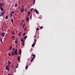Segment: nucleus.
Masks as SVG:
<instances>
[{"instance_id":"nucleus-4","label":"nucleus","mask_w":75,"mask_h":75,"mask_svg":"<svg viewBox=\"0 0 75 75\" xmlns=\"http://www.w3.org/2000/svg\"><path fill=\"white\" fill-rule=\"evenodd\" d=\"M24 11V8H22L21 10V13H23V12Z\"/></svg>"},{"instance_id":"nucleus-1","label":"nucleus","mask_w":75,"mask_h":75,"mask_svg":"<svg viewBox=\"0 0 75 75\" xmlns=\"http://www.w3.org/2000/svg\"><path fill=\"white\" fill-rule=\"evenodd\" d=\"M4 14V11L3 12L1 13V14L0 15V16L1 17L2 16H3Z\"/></svg>"},{"instance_id":"nucleus-50","label":"nucleus","mask_w":75,"mask_h":75,"mask_svg":"<svg viewBox=\"0 0 75 75\" xmlns=\"http://www.w3.org/2000/svg\"><path fill=\"white\" fill-rule=\"evenodd\" d=\"M8 75H12V74H8Z\"/></svg>"},{"instance_id":"nucleus-55","label":"nucleus","mask_w":75,"mask_h":75,"mask_svg":"<svg viewBox=\"0 0 75 75\" xmlns=\"http://www.w3.org/2000/svg\"><path fill=\"white\" fill-rule=\"evenodd\" d=\"M13 38H15V36H13Z\"/></svg>"},{"instance_id":"nucleus-53","label":"nucleus","mask_w":75,"mask_h":75,"mask_svg":"<svg viewBox=\"0 0 75 75\" xmlns=\"http://www.w3.org/2000/svg\"><path fill=\"white\" fill-rule=\"evenodd\" d=\"M35 42H36V41H37V40L35 39Z\"/></svg>"},{"instance_id":"nucleus-25","label":"nucleus","mask_w":75,"mask_h":75,"mask_svg":"<svg viewBox=\"0 0 75 75\" xmlns=\"http://www.w3.org/2000/svg\"><path fill=\"white\" fill-rule=\"evenodd\" d=\"M21 32L19 33V36H20L21 35Z\"/></svg>"},{"instance_id":"nucleus-34","label":"nucleus","mask_w":75,"mask_h":75,"mask_svg":"<svg viewBox=\"0 0 75 75\" xmlns=\"http://www.w3.org/2000/svg\"><path fill=\"white\" fill-rule=\"evenodd\" d=\"M14 50H15V49H14V48H13L12 49V51H14Z\"/></svg>"},{"instance_id":"nucleus-23","label":"nucleus","mask_w":75,"mask_h":75,"mask_svg":"<svg viewBox=\"0 0 75 75\" xmlns=\"http://www.w3.org/2000/svg\"><path fill=\"white\" fill-rule=\"evenodd\" d=\"M27 67H28V66L27 65L25 67V69H27Z\"/></svg>"},{"instance_id":"nucleus-22","label":"nucleus","mask_w":75,"mask_h":75,"mask_svg":"<svg viewBox=\"0 0 75 75\" xmlns=\"http://www.w3.org/2000/svg\"><path fill=\"white\" fill-rule=\"evenodd\" d=\"M18 64H17L16 65V68H18Z\"/></svg>"},{"instance_id":"nucleus-49","label":"nucleus","mask_w":75,"mask_h":75,"mask_svg":"<svg viewBox=\"0 0 75 75\" xmlns=\"http://www.w3.org/2000/svg\"><path fill=\"white\" fill-rule=\"evenodd\" d=\"M14 52H11L12 54H14Z\"/></svg>"},{"instance_id":"nucleus-29","label":"nucleus","mask_w":75,"mask_h":75,"mask_svg":"<svg viewBox=\"0 0 75 75\" xmlns=\"http://www.w3.org/2000/svg\"><path fill=\"white\" fill-rule=\"evenodd\" d=\"M20 24H21L20 25H23V23H22V22H21V23H20Z\"/></svg>"},{"instance_id":"nucleus-33","label":"nucleus","mask_w":75,"mask_h":75,"mask_svg":"<svg viewBox=\"0 0 75 75\" xmlns=\"http://www.w3.org/2000/svg\"><path fill=\"white\" fill-rule=\"evenodd\" d=\"M38 30H39V29H38V28H36V30L37 31H38Z\"/></svg>"},{"instance_id":"nucleus-2","label":"nucleus","mask_w":75,"mask_h":75,"mask_svg":"<svg viewBox=\"0 0 75 75\" xmlns=\"http://www.w3.org/2000/svg\"><path fill=\"white\" fill-rule=\"evenodd\" d=\"M22 51L21 50V49H20L19 50V54H20V55H21V52H22Z\"/></svg>"},{"instance_id":"nucleus-9","label":"nucleus","mask_w":75,"mask_h":75,"mask_svg":"<svg viewBox=\"0 0 75 75\" xmlns=\"http://www.w3.org/2000/svg\"><path fill=\"white\" fill-rule=\"evenodd\" d=\"M35 11L36 14H38V11H37V10L36 9H35Z\"/></svg>"},{"instance_id":"nucleus-46","label":"nucleus","mask_w":75,"mask_h":75,"mask_svg":"<svg viewBox=\"0 0 75 75\" xmlns=\"http://www.w3.org/2000/svg\"><path fill=\"white\" fill-rule=\"evenodd\" d=\"M25 25V24L24 23V24L23 25V26H24Z\"/></svg>"},{"instance_id":"nucleus-20","label":"nucleus","mask_w":75,"mask_h":75,"mask_svg":"<svg viewBox=\"0 0 75 75\" xmlns=\"http://www.w3.org/2000/svg\"><path fill=\"white\" fill-rule=\"evenodd\" d=\"M11 48H12V46H10V47L9 49V50H11Z\"/></svg>"},{"instance_id":"nucleus-58","label":"nucleus","mask_w":75,"mask_h":75,"mask_svg":"<svg viewBox=\"0 0 75 75\" xmlns=\"http://www.w3.org/2000/svg\"><path fill=\"white\" fill-rule=\"evenodd\" d=\"M22 23H23V22H24V21H22Z\"/></svg>"},{"instance_id":"nucleus-59","label":"nucleus","mask_w":75,"mask_h":75,"mask_svg":"<svg viewBox=\"0 0 75 75\" xmlns=\"http://www.w3.org/2000/svg\"><path fill=\"white\" fill-rule=\"evenodd\" d=\"M18 9H19V8H20V7H18Z\"/></svg>"},{"instance_id":"nucleus-57","label":"nucleus","mask_w":75,"mask_h":75,"mask_svg":"<svg viewBox=\"0 0 75 75\" xmlns=\"http://www.w3.org/2000/svg\"><path fill=\"white\" fill-rule=\"evenodd\" d=\"M24 26H23V27H22V28H24Z\"/></svg>"},{"instance_id":"nucleus-43","label":"nucleus","mask_w":75,"mask_h":75,"mask_svg":"<svg viewBox=\"0 0 75 75\" xmlns=\"http://www.w3.org/2000/svg\"><path fill=\"white\" fill-rule=\"evenodd\" d=\"M11 55H14V53H12Z\"/></svg>"},{"instance_id":"nucleus-31","label":"nucleus","mask_w":75,"mask_h":75,"mask_svg":"<svg viewBox=\"0 0 75 75\" xmlns=\"http://www.w3.org/2000/svg\"><path fill=\"white\" fill-rule=\"evenodd\" d=\"M0 6H1V7H2V5L1 4V3H0Z\"/></svg>"},{"instance_id":"nucleus-42","label":"nucleus","mask_w":75,"mask_h":75,"mask_svg":"<svg viewBox=\"0 0 75 75\" xmlns=\"http://www.w3.org/2000/svg\"><path fill=\"white\" fill-rule=\"evenodd\" d=\"M2 5L3 6H4V5L3 4V2H2Z\"/></svg>"},{"instance_id":"nucleus-19","label":"nucleus","mask_w":75,"mask_h":75,"mask_svg":"<svg viewBox=\"0 0 75 75\" xmlns=\"http://www.w3.org/2000/svg\"><path fill=\"white\" fill-rule=\"evenodd\" d=\"M10 69V68H8L7 69H6V70H8V71H9V69Z\"/></svg>"},{"instance_id":"nucleus-64","label":"nucleus","mask_w":75,"mask_h":75,"mask_svg":"<svg viewBox=\"0 0 75 75\" xmlns=\"http://www.w3.org/2000/svg\"><path fill=\"white\" fill-rule=\"evenodd\" d=\"M14 40H15V39H14Z\"/></svg>"},{"instance_id":"nucleus-35","label":"nucleus","mask_w":75,"mask_h":75,"mask_svg":"<svg viewBox=\"0 0 75 75\" xmlns=\"http://www.w3.org/2000/svg\"><path fill=\"white\" fill-rule=\"evenodd\" d=\"M15 33H14V31H12V34H14Z\"/></svg>"},{"instance_id":"nucleus-8","label":"nucleus","mask_w":75,"mask_h":75,"mask_svg":"<svg viewBox=\"0 0 75 75\" xmlns=\"http://www.w3.org/2000/svg\"><path fill=\"white\" fill-rule=\"evenodd\" d=\"M14 54L16 55H18L17 52H14Z\"/></svg>"},{"instance_id":"nucleus-37","label":"nucleus","mask_w":75,"mask_h":75,"mask_svg":"<svg viewBox=\"0 0 75 75\" xmlns=\"http://www.w3.org/2000/svg\"><path fill=\"white\" fill-rule=\"evenodd\" d=\"M35 55L33 54L32 56V57H34V56H35Z\"/></svg>"},{"instance_id":"nucleus-30","label":"nucleus","mask_w":75,"mask_h":75,"mask_svg":"<svg viewBox=\"0 0 75 75\" xmlns=\"http://www.w3.org/2000/svg\"><path fill=\"white\" fill-rule=\"evenodd\" d=\"M27 29V28H25L24 31H25V30H26V29Z\"/></svg>"},{"instance_id":"nucleus-38","label":"nucleus","mask_w":75,"mask_h":75,"mask_svg":"<svg viewBox=\"0 0 75 75\" xmlns=\"http://www.w3.org/2000/svg\"><path fill=\"white\" fill-rule=\"evenodd\" d=\"M31 17H32V15L30 16V19H31V18H32Z\"/></svg>"},{"instance_id":"nucleus-16","label":"nucleus","mask_w":75,"mask_h":75,"mask_svg":"<svg viewBox=\"0 0 75 75\" xmlns=\"http://www.w3.org/2000/svg\"><path fill=\"white\" fill-rule=\"evenodd\" d=\"M6 20H7V19H8V16H7V15L6 16Z\"/></svg>"},{"instance_id":"nucleus-6","label":"nucleus","mask_w":75,"mask_h":75,"mask_svg":"<svg viewBox=\"0 0 75 75\" xmlns=\"http://www.w3.org/2000/svg\"><path fill=\"white\" fill-rule=\"evenodd\" d=\"M31 13V12L30 11H28V16H30V14Z\"/></svg>"},{"instance_id":"nucleus-44","label":"nucleus","mask_w":75,"mask_h":75,"mask_svg":"<svg viewBox=\"0 0 75 75\" xmlns=\"http://www.w3.org/2000/svg\"><path fill=\"white\" fill-rule=\"evenodd\" d=\"M33 59H31V62H33Z\"/></svg>"},{"instance_id":"nucleus-39","label":"nucleus","mask_w":75,"mask_h":75,"mask_svg":"<svg viewBox=\"0 0 75 75\" xmlns=\"http://www.w3.org/2000/svg\"><path fill=\"white\" fill-rule=\"evenodd\" d=\"M33 8H32L31 10H30V11L31 12L32 11H33Z\"/></svg>"},{"instance_id":"nucleus-12","label":"nucleus","mask_w":75,"mask_h":75,"mask_svg":"<svg viewBox=\"0 0 75 75\" xmlns=\"http://www.w3.org/2000/svg\"><path fill=\"white\" fill-rule=\"evenodd\" d=\"M27 38V36H25V37L24 38V39H25V40Z\"/></svg>"},{"instance_id":"nucleus-48","label":"nucleus","mask_w":75,"mask_h":75,"mask_svg":"<svg viewBox=\"0 0 75 75\" xmlns=\"http://www.w3.org/2000/svg\"><path fill=\"white\" fill-rule=\"evenodd\" d=\"M11 67H12V68H13V67H14V65H13Z\"/></svg>"},{"instance_id":"nucleus-11","label":"nucleus","mask_w":75,"mask_h":75,"mask_svg":"<svg viewBox=\"0 0 75 75\" xmlns=\"http://www.w3.org/2000/svg\"><path fill=\"white\" fill-rule=\"evenodd\" d=\"M22 44L23 46H24V41H23V42L22 43Z\"/></svg>"},{"instance_id":"nucleus-61","label":"nucleus","mask_w":75,"mask_h":75,"mask_svg":"<svg viewBox=\"0 0 75 75\" xmlns=\"http://www.w3.org/2000/svg\"><path fill=\"white\" fill-rule=\"evenodd\" d=\"M22 7V8H23V7H24V6H23Z\"/></svg>"},{"instance_id":"nucleus-40","label":"nucleus","mask_w":75,"mask_h":75,"mask_svg":"<svg viewBox=\"0 0 75 75\" xmlns=\"http://www.w3.org/2000/svg\"><path fill=\"white\" fill-rule=\"evenodd\" d=\"M8 55L10 56H10H11V53H9L8 54Z\"/></svg>"},{"instance_id":"nucleus-27","label":"nucleus","mask_w":75,"mask_h":75,"mask_svg":"<svg viewBox=\"0 0 75 75\" xmlns=\"http://www.w3.org/2000/svg\"><path fill=\"white\" fill-rule=\"evenodd\" d=\"M8 68V66H6V67L5 68V69H7Z\"/></svg>"},{"instance_id":"nucleus-15","label":"nucleus","mask_w":75,"mask_h":75,"mask_svg":"<svg viewBox=\"0 0 75 75\" xmlns=\"http://www.w3.org/2000/svg\"><path fill=\"white\" fill-rule=\"evenodd\" d=\"M11 21L12 23H13L14 22L13 19L12 18L11 19Z\"/></svg>"},{"instance_id":"nucleus-26","label":"nucleus","mask_w":75,"mask_h":75,"mask_svg":"<svg viewBox=\"0 0 75 75\" xmlns=\"http://www.w3.org/2000/svg\"><path fill=\"white\" fill-rule=\"evenodd\" d=\"M21 42H22L23 41V39L22 38L21 39Z\"/></svg>"},{"instance_id":"nucleus-47","label":"nucleus","mask_w":75,"mask_h":75,"mask_svg":"<svg viewBox=\"0 0 75 75\" xmlns=\"http://www.w3.org/2000/svg\"><path fill=\"white\" fill-rule=\"evenodd\" d=\"M10 14L11 15V16H13V14H12V13H10Z\"/></svg>"},{"instance_id":"nucleus-62","label":"nucleus","mask_w":75,"mask_h":75,"mask_svg":"<svg viewBox=\"0 0 75 75\" xmlns=\"http://www.w3.org/2000/svg\"><path fill=\"white\" fill-rule=\"evenodd\" d=\"M17 31H16V33H17Z\"/></svg>"},{"instance_id":"nucleus-18","label":"nucleus","mask_w":75,"mask_h":75,"mask_svg":"<svg viewBox=\"0 0 75 75\" xmlns=\"http://www.w3.org/2000/svg\"><path fill=\"white\" fill-rule=\"evenodd\" d=\"M17 6H18V4H16L15 5V7H16Z\"/></svg>"},{"instance_id":"nucleus-51","label":"nucleus","mask_w":75,"mask_h":75,"mask_svg":"<svg viewBox=\"0 0 75 75\" xmlns=\"http://www.w3.org/2000/svg\"><path fill=\"white\" fill-rule=\"evenodd\" d=\"M42 27H43L42 26H41L40 27V28H42Z\"/></svg>"},{"instance_id":"nucleus-24","label":"nucleus","mask_w":75,"mask_h":75,"mask_svg":"<svg viewBox=\"0 0 75 75\" xmlns=\"http://www.w3.org/2000/svg\"><path fill=\"white\" fill-rule=\"evenodd\" d=\"M33 1L34 4V3H35V0H33Z\"/></svg>"},{"instance_id":"nucleus-13","label":"nucleus","mask_w":75,"mask_h":75,"mask_svg":"<svg viewBox=\"0 0 75 75\" xmlns=\"http://www.w3.org/2000/svg\"><path fill=\"white\" fill-rule=\"evenodd\" d=\"M0 8H1V11H3L4 10V9H3V8H2L1 7H0Z\"/></svg>"},{"instance_id":"nucleus-21","label":"nucleus","mask_w":75,"mask_h":75,"mask_svg":"<svg viewBox=\"0 0 75 75\" xmlns=\"http://www.w3.org/2000/svg\"><path fill=\"white\" fill-rule=\"evenodd\" d=\"M34 45H35L34 44H33L32 45V46L33 47H34Z\"/></svg>"},{"instance_id":"nucleus-3","label":"nucleus","mask_w":75,"mask_h":75,"mask_svg":"<svg viewBox=\"0 0 75 75\" xmlns=\"http://www.w3.org/2000/svg\"><path fill=\"white\" fill-rule=\"evenodd\" d=\"M26 21H29V17H27L26 18Z\"/></svg>"},{"instance_id":"nucleus-17","label":"nucleus","mask_w":75,"mask_h":75,"mask_svg":"<svg viewBox=\"0 0 75 75\" xmlns=\"http://www.w3.org/2000/svg\"><path fill=\"white\" fill-rule=\"evenodd\" d=\"M0 39H1V42L2 44H3V41H2V39H1V38Z\"/></svg>"},{"instance_id":"nucleus-5","label":"nucleus","mask_w":75,"mask_h":75,"mask_svg":"<svg viewBox=\"0 0 75 75\" xmlns=\"http://www.w3.org/2000/svg\"><path fill=\"white\" fill-rule=\"evenodd\" d=\"M18 61H20V56H18Z\"/></svg>"},{"instance_id":"nucleus-7","label":"nucleus","mask_w":75,"mask_h":75,"mask_svg":"<svg viewBox=\"0 0 75 75\" xmlns=\"http://www.w3.org/2000/svg\"><path fill=\"white\" fill-rule=\"evenodd\" d=\"M5 35V33H3L2 34V37H4V35Z\"/></svg>"},{"instance_id":"nucleus-56","label":"nucleus","mask_w":75,"mask_h":75,"mask_svg":"<svg viewBox=\"0 0 75 75\" xmlns=\"http://www.w3.org/2000/svg\"><path fill=\"white\" fill-rule=\"evenodd\" d=\"M12 16H13V15H11L10 17H12Z\"/></svg>"},{"instance_id":"nucleus-41","label":"nucleus","mask_w":75,"mask_h":75,"mask_svg":"<svg viewBox=\"0 0 75 75\" xmlns=\"http://www.w3.org/2000/svg\"><path fill=\"white\" fill-rule=\"evenodd\" d=\"M25 11L26 12V13H27V8L25 9Z\"/></svg>"},{"instance_id":"nucleus-28","label":"nucleus","mask_w":75,"mask_h":75,"mask_svg":"<svg viewBox=\"0 0 75 75\" xmlns=\"http://www.w3.org/2000/svg\"><path fill=\"white\" fill-rule=\"evenodd\" d=\"M25 33H24V34L23 35V36H24V35H25Z\"/></svg>"},{"instance_id":"nucleus-36","label":"nucleus","mask_w":75,"mask_h":75,"mask_svg":"<svg viewBox=\"0 0 75 75\" xmlns=\"http://www.w3.org/2000/svg\"><path fill=\"white\" fill-rule=\"evenodd\" d=\"M11 13H12V14H14V11H13Z\"/></svg>"},{"instance_id":"nucleus-10","label":"nucleus","mask_w":75,"mask_h":75,"mask_svg":"<svg viewBox=\"0 0 75 75\" xmlns=\"http://www.w3.org/2000/svg\"><path fill=\"white\" fill-rule=\"evenodd\" d=\"M17 40H18V39L17 38L16 39L15 41L16 44H17Z\"/></svg>"},{"instance_id":"nucleus-60","label":"nucleus","mask_w":75,"mask_h":75,"mask_svg":"<svg viewBox=\"0 0 75 75\" xmlns=\"http://www.w3.org/2000/svg\"><path fill=\"white\" fill-rule=\"evenodd\" d=\"M7 66H8V67H10V65H7Z\"/></svg>"},{"instance_id":"nucleus-45","label":"nucleus","mask_w":75,"mask_h":75,"mask_svg":"<svg viewBox=\"0 0 75 75\" xmlns=\"http://www.w3.org/2000/svg\"><path fill=\"white\" fill-rule=\"evenodd\" d=\"M17 49H16V50L15 51V52H17Z\"/></svg>"},{"instance_id":"nucleus-54","label":"nucleus","mask_w":75,"mask_h":75,"mask_svg":"<svg viewBox=\"0 0 75 75\" xmlns=\"http://www.w3.org/2000/svg\"><path fill=\"white\" fill-rule=\"evenodd\" d=\"M16 72V69L15 70V72Z\"/></svg>"},{"instance_id":"nucleus-14","label":"nucleus","mask_w":75,"mask_h":75,"mask_svg":"<svg viewBox=\"0 0 75 75\" xmlns=\"http://www.w3.org/2000/svg\"><path fill=\"white\" fill-rule=\"evenodd\" d=\"M10 64H11V62H10L9 61H8V64H9V65H10Z\"/></svg>"},{"instance_id":"nucleus-52","label":"nucleus","mask_w":75,"mask_h":75,"mask_svg":"<svg viewBox=\"0 0 75 75\" xmlns=\"http://www.w3.org/2000/svg\"><path fill=\"white\" fill-rule=\"evenodd\" d=\"M35 44H36V42H35L34 44V45H35Z\"/></svg>"},{"instance_id":"nucleus-63","label":"nucleus","mask_w":75,"mask_h":75,"mask_svg":"<svg viewBox=\"0 0 75 75\" xmlns=\"http://www.w3.org/2000/svg\"><path fill=\"white\" fill-rule=\"evenodd\" d=\"M33 4V5H34V4Z\"/></svg>"},{"instance_id":"nucleus-32","label":"nucleus","mask_w":75,"mask_h":75,"mask_svg":"<svg viewBox=\"0 0 75 75\" xmlns=\"http://www.w3.org/2000/svg\"><path fill=\"white\" fill-rule=\"evenodd\" d=\"M35 56H34V57H33L32 59H34V58H35Z\"/></svg>"}]
</instances>
